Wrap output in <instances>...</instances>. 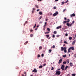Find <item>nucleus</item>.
<instances>
[{
  "label": "nucleus",
  "instance_id": "a19ab883",
  "mask_svg": "<svg viewBox=\"0 0 76 76\" xmlns=\"http://www.w3.org/2000/svg\"><path fill=\"white\" fill-rule=\"evenodd\" d=\"M64 43H65L66 44H67V42L66 41H64Z\"/></svg>",
  "mask_w": 76,
  "mask_h": 76
},
{
  "label": "nucleus",
  "instance_id": "39448f33",
  "mask_svg": "<svg viewBox=\"0 0 76 76\" xmlns=\"http://www.w3.org/2000/svg\"><path fill=\"white\" fill-rule=\"evenodd\" d=\"M61 51H64V49H65V48H63V47H61Z\"/></svg>",
  "mask_w": 76,
  "mask_h": 76
},
{
  "label": "nucleus",
  "instance_id": "a211bd4d",
  "mask_svg": "<svg viewBox=\"0 0 76 76\" xmlns=\"http://www.w3.org/2000/svg\"><path fill=\"white\" fill-rule=\"evenodd\" d=\"M46 36L47 38H48L49 37H50V35H46Z\"/></svg>",
  "mask_w": 76,
  "mask_h": 76
},
{
  "label": "nucleus",
  "instance_id": "473e14b6",
  "mask_svg": "<svg viewBox=\"0 0 76 76\" xmlns=\"http://www.w3.org/2000/svg\"><path fill=\"white\" fill-rule=\"evenodd\" d=\"M49 33H50V32H45V34H49Z\"/></svg>",
  "mask_w": 76,
  "mask_h": 76
},
{
  "label": "nucleus",
  "instance_id": "aec40b11",
  "mask_svg": "<svg viewBox=\"0 0 76 76\" xmlns=\"http://www.w3.org/2000/svg\"><path fill=\"white\" fill-rule=\"evenodd\" d=\"M41 57V55L39 54H38L37 55V58H39V57Z\"/></svg>",
  "mask_w": 76,
  "mask_h": 76
},
{
  "label": "nucleus",
  "instance_id": "f704fd0d",
  "mask_svg": "<svg viewBox=\"0 0 76 76\" xmlns=\"http://www.w3.org/2000/svg\"><path fill=\"white\" fill-rule=\"evenodd\" d=\"M31 37H33V34H31L30 35Z\"/></svg>",
  "mask_w": 76,
  "mask_h": 76
},
{
  "label": "nucleus",
  "instance_id": "0eeeda50",
  "mask_svg": "<svg viewBox=\"0 0 76 76\" xmlns=\"http://www.w3.org/2000/svg\"><path fill=\"white\" fill-rule=\"evenodd\" d=\"M76 42V40H74L72 42V45H75V42Z\"/></svg>",
  "mask_w": 76,
  "mask_h": 76
},
{
  "label": "nucleus",
  "instance_id": "dca6fc26",
  "mask_svg": "<svg viewBox=\"0 0 76 76\" xmlns=\"http://www.w3.org/2000/svg\"><path fill=\"white\" fill-rule=\"evenodd\" d=\"M69 67V66H66V67L65 68V70H66L67 69V68Z\"/></svg>",
  "mask_w": 76,
  "mask_h": 76
},
{
  "label": "nucleus",
  "instance_id": "72a5a7b5",
  "mask_svg": "<svg viewBox=\"0 0 76 76\" xmlns=\"http://www.w3.org/2000/svg\"><path fill=\"white\" fill-rule=\"evenodd\" d=\"M66 57V55H63V57Z\"/></svg>",
  "mask_w": 76,
  "mask_h": 76
},
{
  "label": "nucleus",
  "instance_id": "f3484780",
  "mask_svg": "<svg viewBox=\"0 0 76 76\" xmlns=\"http://www.w3.org/2000/svg\"><path fill=\"white\" fill-rule=\"evenodd\" d=\"M39 69H42V66L41 65L39 66Z\"/></svg>",
  "mask_w": 76,
  "mask_h": 76
},
{
  "label": "nucleus",
  "instance_id": "3c124183",
  "mask_svg": "<svg viewBox=\"0 0 76 76\" xmlns=\"http://www.w3.org/2000/svg\"><path fill=\"white\" fill-rule=\"evenodd\" d=\"M64 20H67V18H66L65 17L64 18Z\"/></svg>",
  "mask_w": 76,
  "mask_h": 76
},
{
  "label": "nucleus",
  "instance_id": "f257e3e1",
  "mask_svg": "<svg viewBox=\"0 0 76 76\" xmlns=\"http://www.w3.org/2000/svg\"><path fill=\"white\" fill-rule=\"evenodd\" d=\"M60 73H61L60 71H56L55 75H60Z\"/></svg>",
  "mask_w": 76,
  "mask_h": 76
},
{
  "label": "nucleus",
  "instance_id": "6ab92c4d",
  "mask_svg": "<svg viewBox=\"0 0 76 76\" xmlns=\"http://www.w3.org/2000/svg\"><path fill=\"white\" fill-rule=\"evenodd\" d=\"M47 30L48 31H49V32H50V29L49 28H47Z\"/></svg>",
  "mask_w": 76,
  "mask_h": 76
},
{
  "label": "nucleus",
  "instance_id": "680f3d73",
  "mask_svg": "<svg viewBox=\"0 0 76 76\" xmlns=\"http://www.w3.org/2000/svg\"><path fill=\"white\" fill-rule=\"evenodd\" d=\"M41 41H44V39H42V40H41Z\"/></svg>",
  "mask_w": 76,
  "mask_h": 76
},
{
  "label": "nucleus",
  "instance_id": "bb28decb",
  "mask_svg": "<svg viewBox=\"0 0 76 76\" xmlns=\"http://www.w3.org/2000/svg\"><path fill=\"white\" fill-rule=\"evenodd\" d=\"M27 44H28V41H27L26 42H25V43H24V45H26Z\"/></svg>",
  "mask_w": 76,
  "mask_h": 76
},
{
  "label": "nucleus",
  "instance_id": "c03bdc74",
  "mask_svg": "<svg viewBox=\"0 0 76 76\" xmlns=\"http://www.w3.org/2000/svg\"><path fill=\"white\" fill-rule=\"evenodd\" d=\"M72 24H73V23H75V21L74 20L73 21H72Z\"/></svg>",
  "mask_w": 76,
  "mask_h": 76
},
{
  "label": "nucleus",
  "instance_id": "338daca9",
  "mask_svg": "<svg viewBox=\"0 0 76 76\" xmlns=\"http://www.w3.org/2000/svg\"><path fill=\"white\" fill-rule=\"evenodd\" d=\"M69 75H70V74H68L67 76H69Z\"/></svg>",
  "mask_w": 76,
  "mask_h": 76
},
{
  "label": "nucleus",
  "instance_id": "8fccbe9b",
  "mask_svg": "<svg viewBox=\"0 0 76 76\" xmlns=\"http://www.w3.org/2000/svg\"><path fill=\"white\" fill-rule=\"evenodd\" d=\"M46 66V64H45L43 65V66Z\"/></svg>",
  "mask_w": 76,
  "mask_h": 76
},
{
  "label": "nucleus",
  "instance_id": "f8f14e48",
  "mask_svg": "<svg viewBox=\"0 0 76 76\" xmlns=\"http://www.w3.org/2000/svg\"><path fill=\"white\" fill-rule=\"evenodd\" d=\"M70 50H71V48H69L68 49V53H70Z\"/></svg>",
  "mask_w": 76,
  "mask_h": 76
},
{
  "label": "nucleus",
  "instance_id": "09e8293b",
  "mask_svg": "<svg viewBox=\"0 0 76 76\" xmlns=\"http://www.w3.org/2000/svg\"><path fill=\"white\" fill-rule=\"evenodd\" d=\"M62 4L63 5L64 4V2H62Z\"/></svg>",
  "mask_w": 76,
  "mask_h": 76
},
{
  "label": "nucleus",
  "instance_id": "052dcab7",
  "mask_svg": "<svg viewBox=\"0 0 76 76\" xmlns=\"http://www.w3.org/2000/svg\"><path fill=\"white\" fill-rule=\"evenodd\" d=\"M33 10H35V8H33Z\"/></svg>",
  "mask_w": 76,
  "mask_h": 76
},
{
  "label": "nucleus",
  "instance_id": "9d476101",
  "mask_svg": "<svg viewBox=\"0 0 76 76\" xmlns=\"http://www.w3.org/2000/svg\"><path fill=\"white\" fill-rule=\"evenodd\" d=\"M61 28V26H60L57 27L56 28V29H60Z\"/></svg>",
  "mask_w": 76,
  "mask_h": 76
},
{
  "label": "nucleus",
  "instance_id": "ea45409f",
  "mask_svg": "<svg viewBox=\"0 0 76 76\" xmlns=\"http://www.w3.org/2000/svg\"><path fill=\"white\" fill-rule=\"evenodd\" d=\"M41 56L42 57H44V55L42 54Z\"/></svg>",
  "mask_w": 76,
  "mask_h": 76
},
{
  "label": "nucleus",
  "instance_id": "58836bf2",
  "mask_svg": "<svg viewBox=\"0 0 76 76\" xmlns=\"http://www.w3.org/2000/svg\"><path fill=\"white\" fill-rule=\"evenodd\" d=\"M55 48V45H53V48Z\"/></svg>",
  "mask_w": 76,
  "mask_h": 76
},
{
  "label": "nucleus",
  "instance_id": "7c9ffc66",
  "mask_svg": "<svg viewBox=\"0 0 76 76\" xmlns=\"http://www.w3.org/2000/svg\"><path fill=\"white\" fill-rule=\"evenodd\" d=\"M41 49H42V47L40 46L39 48V50H41Z\"/></svg>",
  "mask_w": 76,
  "mask_h": 76
},
{
  "label": "nucleus",
  "instance_id": "ddd939ff",
  "mask_svg": "<svg viewBox=\"0 0 76 76\" xmlns=\"http://www.w3.org/2000/svg\"><path fill=\"white\" fill-rule=\"evenodd\" d=\"M71 48V49L72 50H74V49H75V48L73 47H70Z\"/></svg>",
  "mask_w": 76,
  "mask_h": 76
},
{
  "label": "nucleus",
  "instance_id": "393cba45",
  "mask_svg": "<svg viewBox=\"0 0 76 76\" xmlns=\"http://www.w3.org/2000/svg\"><path fill=\"white\" fill-rule=\"evenodd\" d=\"M66 22H70V19H68L66 21Z\"/></svg>",
  "mask_w": 76,
  "mask_h": 76
},
{
  "label": "nucleus",
  "instance_id": "6e6d98bb",
  "mask_svg": "<svg viewBox=\"0 0 76 76\" xmlns=\"http://www.w3.org/2000/svg\"><path fill=\"white\" fill-rule=\"evenodd\" d=\"M45 25L47 26V22H45Z\"/></svg>",
  "mask_w": 76,
  "mask_h": 76
},
{
  "label": "nucleus",
  "instance_id": "2f4dec72",
  "mask_svg": "<svg viewBox=\"0 0 76 76\" xmlns=\"http://www.w3.org/2000/svg\"><path fill=\"white\" fill-rule=\"evenodd\" d=\"M52 50H49V53H51V52Z\"/></svg>",
  "mask_w": 76,
  "mask_h": 76
},
{
  "label": "nucleus",
  "instance_id": "7ed1b4c3",
  "mask_svg": "<svg viewBox=\"0 0 76 76\" xmlns=\"http://www.w3.org/2000/svg\"><path fill=\"white\" fill-rule=\"evenodd\" d=\"M72 23H70L69 24V23H67L66 24V25L68 26H72Z\"/></svg>",
  "mask_w": 76,
  "mask_h": 76
},
{
  "label": "nucleus",
  "instance_id": "4d7b16f0",
  "mask_svg": "<svg viewBox=\"0 0 76 76\" xmlns=\"http://www.w3.org/2000/svg\"><path fill=\"white\" fill-rule=\"evenodd\" d=\"M42 23V22L40 21L39 23Z\"/></svg>",
  "mask_w": 76,
  "mask_h": 76
},
{
  "label": "nucleus",
  "instance_id": "864d4df0",
  "mask_svg": "<svg viewBox=\"0 0 76 76\" xmlns=\"http://www.w3.org/2000/svg\"><path fill=\"white\" fill-rule=\"evenodd\" d=\"M47 26L46 25H44L43 26L44 28H45V26Z\"/></svg>",
  "mask_w": 76,
  "mask_h": 76
},
{
  "label": "nucleus",
  "instance_id": "a18cd8bd",
  "mask_svg": "<svg viewBox=\"0 0 76 76\" xmlns=\"http://www.w3.org/2000/svg\"><path fill=\"white\" fill-rule=\"evenodd\" d=\"M52 37H53V38H55V35L53 34Z\"/></svg>",
  "mask_w": 76,
  "mask_h": 76
},
{
  "label": "nucleus",
  "instance_id": "69168bd1",
  "mask_svg": "<svg viewBox=\"0 0 76 76\" xmlns=\"http://www.w3.org/2000/svg\"><path fill=\"white\" fill-rule=\"evenodd\" d=\"M45 20H46V21H47V20H47V19H46Z\"/></svg>",
  "mask_w": 76,
  "mask_h": 76
},
{
  "label": "nucleus",
  "instance_id": "20e7f679",
  "mask_svg": "<svg viewBox=\"0 0 76 76\" xmlns=\"http://www.w3.org/2000/svg\"><path fill=\"white\" fill-rule=\"evenodd\" d=\"M64 65H62L61 66V69H62V70L63 71L64 70Z\"/></svg>",
  "mask_w": 76,
  "mask_h": 76
},
{
  "label": "nucleus",
  "instance_id": "0e129e2a",
  "mask_svg": "<svg viewBox=\"0 0 76 76\" xmlns=\"http://www.w3.org/2000/svg\"><path fill=\"white\" fill-rule=\"evenodd\" d=\"M60 70V69H58V71Z\"/></svg>",
  "mask_w": 76,
  "mask_h": 76
},
{
  "label": "nucleus",
  "instance_id": "423d86ee",
  "mask_svg": "<svg viewBox=\"0 0 76 76\" xmlns=\"http://www.w3.org/2000/svg\"><path fill=\"white\" fill-rule=\"evenodd\" d=\"M33 72H36V73H37V70L35 68L34 69V70H32Z\"/></svg>",
  "mask_w": 76,
  "mask_h": 76
},
{
  "label": "nucleus",
  "instance_id": "bf43d9fd",
  "mask_svg": "<svg viewBox=\"0 0 76 76\" xmlns=\"http://www.w3.org/2000/svg\"><path fill=\"white\" fill-rule=\"evenodd\" d=\"M74 57H76V54H75L74 55Z\"/></svg>",
  "mask_w": 76,
  "mask_h": 76
},
{
  "label": "nucleus",
  "instance_id": "de8ad7c7",
  "mask_svg": "<svg viewBox=\"0 0 76 76\" xmlns=\"http://www.w3.org/2000/svg\"><path fill=\"white\" fill-rule=\"evenodd\" d=\"M65 36H66V37H67V36H68V34L67 33L65 34Z\"/></svg>",
  "mask_w": 76,
  "mask_h": 76
},
{
  "label": "nucleus",
  "instance_id": "b1692460",
  "mask_svg": "<svg viewBox=\"0 0 76 76\" xmlns=\"http://www.w3.org/2000/svg\"><path fill=\"white\" fill-rule=\"evenodd\" d=\"M35 6L37 8V9H38V5H35Z\"/></svg>",
  "mask_w": 76,
  "mask_h": 76
},
{
  "label": "nucleus",
  "instance_id": "5701e85b",
  "mask_svg": "<svg viewBox=\"0 0 76 76\" xmlns=\"http://www.w3.org/2000/svg\"><path fill=\"white\" fill-rule=\"evenodd\" d=\"M39 15H41L42 14V12H39Z\"/></svg>",
  "mask_w": 76,
  "mask_h": 76
},
{
  "label": "nucleus",
  "instance_id": "1a4fd4ad",
  "mask_svg": "<svg viewBox=\"0 0 76 76\" xmlns=\"http://www.w3.org/2000/svg\"><path fill=\"white\" fill-rule=\"evenodd\" d=\"M62 59H60L59 61V62H58V64H60L61 63V61H62Z\"/></svg>",
  "mask_w": 76,
  "mask_h": 76
},
{
  "label": "nucleus",
  "instance_id": "412c9836",
  "mask_svg": "<svg viewBox=\"0 0 76 76\" xmlns=\"http://www.w3.org/2000/svg\"><path fill=\"white\" fill-rule=\"evenodd\" d=\"M69 40H71V39H72V37H69Z\"/></svg>",
  "mask_w": 76,
  "mask_h": 76
},
{
  "label": "nucleus",
  "instance_id": "a878e982",
  "mask_svg": "<svg viewBox=\"0 0 76 76\" xmlns=\"http://www.w3.org/2000/svg\"><path fill=\"white\" fill-rule=\"evenodd\" d=\"M66 22H67L66 21H63V23L64 24V23H66Z\"/></svg>",
  "mask_w": 76,
  "mask_h": 76
},
{
  "label": "nucleus",
  "instance_id": "f03ea898",
  "mask_svg": "<svg viewBox=\"0 0 76 76\" xmlns=\"http://www.w3.org/2000/svg\"><path fill=\"white\" fill-rule=\"evenodd\" d=\"M58 15V12L56 11V12L55 13H54L53 15V16H56V15Z\"/></svg>",
  "mask_w": 76,
  "mask_h": 76
},
{
  "label": "nucleus",
  "instance_id": "49530a36",
  "mask_svg": "<svg viewBox=\"0 0 76 76\" xmlns=\"http://www.w3.org/2000/svg\"><path fill=\"white\" fill-rule=\"evenodd\" d=\"M43 31H45V28L44 27L43 28Z\"/></svg>",
  "mask_w": 76,
  "mask_h": 76
},
{
  "label": "nucleus",
  "instance_id": "774afa93",
  "mask_svg": "<svg viewBox=\"0 0 76 76\" xmlns=\"http://www.w3.org/2000/svg\"><path fill=\"white\" fill-rule=\"evenodd\" d=\"M38 27H39V26H37V28H38Z\"/></svg>",
  "mask_w": 76,
  "mask_h": 76
},
{
  "label": "nucleus",
  "instance_id": "79ce46f5",
  "mask_svg": "<svg viewBox=\"0 0 76 76\" xmlns=\"http://www.w3.org/2000/svg\"><path fill=\"white\" fill-rule=\"evenodd\" d=\"M30 32H33V30L32 29H31L30 30Z\"/></svg>",
  "mask_w": 76,
  "mask_h": 76
},
{
  "label": "nucleus",
  "instance_id": "4468645a",
  "mask_svg": "<svg viewBox=\"0 0 76 76\" xmlns=\"http://www.w3.org/2000/svg\"><path fill=\"white\" fill-rule=\"evenodd\" d=\"M70 66H71V67H72V66H73V63H72V62H70Z\"/></svg>",
  "mask_w": 76,
  "mask_h": 76
},
{
  "label": "nucleus",
  "instance_id": "c85d7f7f",
  "mask_svg": "<svg viewBox=\"0 0 76 76\" xmlns=\"http://www.w3.org/2000/svg\"><path fill=\"white\" fill-rule=\"evenodd\" d=\"M72 76H76V74H73L72 75Z\"/></svg>",
  "mask_w": 76,
  "mask_h": 76
},
{
  "label": "nucleus",
  "instance_id": "5fc2aeb1",
  "mask_svg": "<svg viewBox=\"0 0 76 76\" xmlns=\"http://www.w3.org/2000/svg\"><path fill=\"white\" fill-rule=\"evenodd\" d=\"M39 10H40L39 9H38V10H37V12H38V11Z\"/></svg>",
  "mask_w": 76,
  "mask_h": 76
},
{
  "label": "nucleus",
  "instance_id": "c756f323",
  "mask_svg": "<svg viewBox=\"0 0 76 76\" xmlns=\"http://www.w3.org/2000/svg\"><path fill=\"white\" fill-rule=\"evenodd\" d=\"M56 37H57L58 38L60 37V35H57Z\"/></svg>",
  "mask_w": 76,
  "mask_h": 76
},
{
  "label": "nucleus",
  "instance_id": "e433bc0d",
  "mask_svg": "<svg viewBox=\"0 0 76 76\" xmlns=\"http://www.w3.org/2000/svg\"><path fill=\"white\" fill-rule=\"evenodd\" d=\"M36 25H37V24L36 23L34 25V28H35V27L36 26Z\"/></svg>",
  "mask_w": 76,
  "mask_h": 76
},
{
  "label": "nucleus",
  "instance_id": "37998d69",
  "mask_svg": "<svg viewBox=\"0 0 76 76\" xmlns=\"http://www.w3.org/2000/svg\"><path fill=\"white\" fill-rule=\"evenodd\" d=\"M67 2H69V1L68 0H67L66 2H65V3H67Z\"/></svg>",
  "mask_w": 76,
  "mask_h": 76
},
{
  "label": "nucleus",
  "instance_id": "c9c22d12",
  "mask_svg": "<svg viewBox=\"0 0 76 76\" xmlns=\"http://www.w3.org/2000/svg\"><path fill=\"white\" fill-rule=\"evenodd\" d=\"M53 69H54V67H52L51 70H53Z\"/></svg>",
  "mask_w": 76,
  "mask_h": 76
},
{
  "label": "nucleus",
  "instance_id": "4be33fe9",
  "mask_svg": "<svg viewBox=\"0 0 76 76\" xmlns=\"http://www.w3.org/2000/svg\"><path fill=\"white\" fill-rule=\"evenodd\" d=\"M53 33L54 34H57V31H54Z\"/></svg>",
  "mask_w": 76,
  "mask_h": 76
},
{
  "label": "nucleus",
  "instance_id": "6e6552de",
  "mask_svg": "<svg viewBox=\"0 0 76 76\" xmlns=\"http://www.w3.org/2000/svg\"><path fill=\"white\" fill-rule=\"evenodd\" d=\"M76 16V15H75V14L74 13H73L70 15L71 17H73V16Z\"/></svg>",
  "mask_w": 76,
  "mask_h": 76
},
{
  "label": "nucleus",
  "instance_id": "2eb2a0df",
  "mask_svg": "<svg viewBox=\"0 0 76 76\" xmlns=\"http://www.w3.org/2000/svg\"><path fill=\"white\" fill-rule=\"evenodd\" d=\"M66 61V63H67V64L69 63V59H67Z\"/></svg>",
  "mask_w": 76,
  "mask_h": 76
},
{
  "label": "nucleus",
  "instance_id": "13d9d810",
  "mask_svg": "<svg viewBox=\"0 0 76 76\" xmlns=\"http://www.w3.org/2000/svg\"><path fill=\"white\" fill-rule=\"evenodd\" d=\"M38 1H42V0H37Z\"/></svg>",
  "mask_w": 76,
  "mask_h": 76
},
{
  "label": "nucleus",
  "instance_id": "603ef678",
  "mask_svg": "<svg viewBox=\"0 0 76 76\" xmlns=\"http://www.w3.org/2000/svg\"><path fill=\"white\" fill-rule=\"evenodd\" d=\"M53 9H56V7H53Z\"/></svg>",
  "mask_w": 76,
  "mask_h": 76
},
{
  "label": "nucleus",
  "instance_id": "9b49d317",
  "mask_svg": "<svg viewBox=\"0 0 76 76\" xmlns=\"http://www.w3.org/2000/svg\"><path fill=\"white\" fill-rule=\"evenodd\" d=\"M65 49H64V52L65 53H67V50H66V48L65 47H64Z\"/></svg>",
  "mask_w": 76,
  "mask_h": 76
},
{
  "label": "nucleus",
  "instance_id": "cd10ccee",
  "mask_svg": "<svg viewBox=\"0 0 76 76\" xmlns=\"http://www.w3.org/2000/svg\"><path fill=\"white\" fill-rule=\"evenodd\" d=\"M63 64H66V61H64L63 62Z\"/></svg>",
  "mask_w": 76,
  "mask_h": 76
},
{
  "label": "nucleus",
  "instance_id": "4c0bfd02",
  "mask_svg": "<svg viewBox=\"0 0 76 76\" xmlns=\"http://www.w3.org/2000/svg\"><path fill=\"white\" fill-rule=\"evenodd\" d=\"M41 18H42V16H41L39 18V20H40V19H41Z\"/></svg>",
  "mask_w": 76,
  "mask_h": 76
},
{
  "label": "nucleus",
  "instance_id": "e2e57ef3",
  "mask_svg": "<svg viewBox=\"0 0 76 76\" xmlns=\"http://www.w3.org/2000/svg\"><path fill=\"white\" fill-rule=\"evenodd\" d=\"M65 11H66V10H63V12H65Z\"/></svg>",
  "mask_w": 76,
  "mask_h": 76
}]
</instances>
